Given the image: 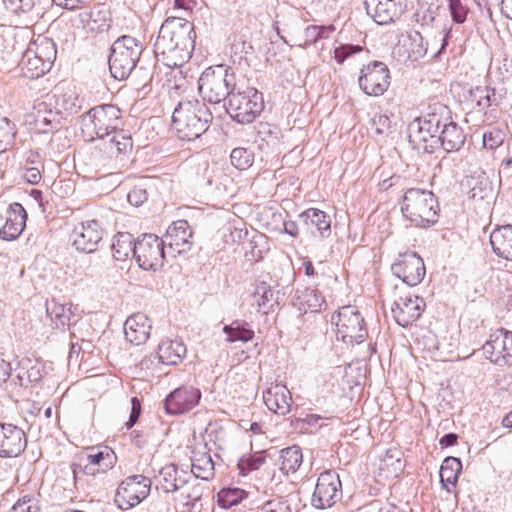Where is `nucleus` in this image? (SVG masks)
<instances>
[{
  "label": "nucleus",
  "instance_id": "obj_1",
  "mask_svg": "<svg viewBox=\"0 0 512 512\" xmlns=\"http://www.w3.org/2000/svg\"><path fill=\"white\" fill-rule=\"evenodd\" d=\"M195 39L196 32L190 21L181 16L166 18L154 43L157 62L180 69L191 58ZM178 73L182 74V70H178Z\"/></svg>",
  "mask_w": 512,
  "mask_h": 512
},
{
  "label": "nucleus",
  "instance_id": "obj_2",
  "mask_svg": "<svg viewBox=\"0 0 512 512\" xmlns=\"http://www.w3.org/2000/svg\"><path fill=\"white\" fill-rule=\"evenodd\" d=\"M212 120V112L203 101L185 100L174 108L172 127L179 139L192 141L208 130Z\"/></svg>",
  "mask_w": 512,
  "mask_h": 512
},
{
  "label": "nucleus",
  "instance_id": "obj_3",
  "mask_svg": "<svg viewBox=\"0 0 512 512\" xmlns=\"http://www.w3.org/2000/svg\"><path fill=\"white\" fill-rule=\"evenodd\" d=\"M438 198L432 191L410 188L403 195L401 212L416 227L434 226L439 219Z\"/></svg>",
  "mask_w": 512,
  "mask_h": 512
},
{
  "label": "nucleus",
  "instance_id": "obj_4",
  "mask_svg": "<svg viewBox=\"0 0 512 512\" xmlns=\"http://www.w3.org/2000/svg\"><path fill=\"white\" fill-rule=\"evenodd\" d=\"M198 89L204 101L218 104L228 102L232 93L239 89L236 74L225 65L210 66L198 80Z\"/></svg>",
  "mask_w": 512,
  "mask_h": 512
},
{
  "label": "nucleus",
  "instance_id": "obj_5",
  "mask_svg": "<svg viewBox=\"0 0 512 512\" xmlns=\"http://www.w3.org/2000/svg\"><path fill=\"white\" fill-rule=\"evenodd\" d=\"M144 49L142 41L135 37H118L111 45L108 59L111 76L116 80L127 79L140 61Z\"/></svg>",
  "mask_w": 512,
  "mask_h": 512
},
{
  "label": "nucleus",
  "instance_id": "obj_6",
  "mask_svg": "<svg viewBox=\"0 0 512 512\" xmlns=\"http://www.w3.org/2000/svg\"><path fill=\"white\" fill-rule=\"evenodd\" d=\"M82 131L97 138L109 137L111 133L123 129L122 111L115 105L102 104L91 108L80 116Z\"/></svg>",
  "mask_w": 512,
  "mask_h": 512
},
{
  "label": "nucleus",
  "instance_id": "obj_7",
  "mask_svg": "<svg viewBox=\"0 0 512 512\" xmlns=\"http://www.w3.org/2000/svg\"><path fill=\"white\" fill-rule=\"evenodd\" d=\"M224 107L227 114L239 124L252 123L264 109L263 94L254 87L242 89L239 85Z\"/></svg>",
  "mask_w": 512,
  "mask_h": 512
},
{
  "label": "nucleus",
  "instance_id": "obj_8",
  "mask_svg": "<svg viewBox=\"0 0 512 512\" xmlns=\"http://www.w3.org/2000/svg\"><path fill=\"white\" fill-rule=\"evenodd\" d=\"M167 255L166 241L155 234L144 233L134 243V258L143 270H159Z\"/></svg>",
  "mask_w": 512,
  "mask_h": 512
},
{
  "label": "nucleus",
  "instance_id": "obj_9",
  "mask_svg": "<svg viewBox=\"0 0 512 512\" xmlns=\"http://www.w3.org/2000/svg\"><path fill=\"white\" fill-rule=\"evenodd\" d=\"M336 320L337 339L349 344H360L368 336V330L364 317L355 306L342 307L337 315L332 316Z\"/></svg>",
  "mask_w": 512,
  "mask_h": 512
},
{
  "label": "nucleus",
  "instance_id": "obj_10",
  "mask_svg": "<svg viewBox=\"0 0 512 512\" xmlns=\"http://www.w3.org/2000/svg\"><path fill=\"white\" fill-rule=\"evenodd\" d=\"M151 485V479L144 475L128 476L119 484L114 501L120 509H130L148 497Z\"/></svg>",
  "mask_w": 512,
  "mask_h": 512
},
{
  "label": "nucleus",
  "instance_id": "obj_11",
  "mask_svg": "<svg viewBox=\"0 0 512 512\" xmlns=\"http://www.w3.org/2000/svg\"><path fill=\"white\" fill-rule=\"evenodd\" d=\"M105 230L98 220L82 221L74 226L70 241L73 248L82 253H94L102 241Z\"/></svg>",
  "mask_w": 512,
  "mask_h": 512
},
{
  "label": "nucleus",
  "instance_id": "obj_12",
  "mask_svg": "<svg viewBox=\"0 0 512 512\" xmlns=\"http://www.w3.org/2000/svg\"><path fill=\"white\" fill-rule=\"evenodd\" d=\"M342 484L335 470L322 472L315 486L311 503L317 509H324L334 505L342 496Z\"/></svg>",
  "mask_w": 512,
  "mask_h": 512
},
{
  "label": "nucleus",
  "instance_id": "obj_13",
  "mask_svg": "<svg viewBox=\"0 0 512 512\" xmlns=\"http://www.w3.org/2000/svg\"><path fill=\"white\" fill-rule=\"evenodd\" d=\"M360 89L369 96H380L390 85V73L387 65L381 61H372L361 69L358 78Z\"/></svg>",
  "mask_w": 512,
  "mask_h": 512
},
{
  "label": "nucleus",
  "instance_id": "obj_14",
  "mask_svg": "<svg viewBox=\"0 0 512 512\" xmlns=\"http://www.w3.org/2000/svg\"><path fill=\"white\" fill-rule=\"evenodd\" d=\"M391 271L411 287L421 283L426 273L424 261L416 252L400 254L391 265Z\"/></svg>",
  "mask_w": 512,
  "mask_h": 512
},
{
  "label": "nucleus",
  "instance_id": "obj_15",
  "mask_svg": "<svg viewBox=\"0 0 512 512\" xmlns=\"http://www.w3.org/2000/svg\"><path fill=\"white\" fill-rule=\"evenodd\" d=\"M483 355L498 366L512 365V332L499 329L482 346Z\"/></svg>",
  "mask_w": 512,
  "mask_h": 512
},
{
  "label": "nucleus",
  "instance_id": "obj_16",
  "mask_svg": "<svg viewBox=\"0 0 512 512\" xmlns=\"http://www.w3.org/2000/svg\"><path fill=\"white\" fill-rule=\"evenodd\" d=\"M201 390L182 385L171 391L164 399V410L169 415H182L194 409L200 402Z\"/></svg>",
  "mask_w": 512,
  "mask_h": 512
},
{
  "label": "nucleus",
  "instance_id": "obj_17",
  "mask_svg": "<svg viewBox=\"0 0 512 512\" xmlns=\"http://www.w3.org/2000/svg\"><path fill=\"white\" fill-rule=\"evenodd\" d=\"M367 14L378 25L395 23L406 10V0H365Z\"/></svg>",
  "mask_w": 512,
  "mask_h": 512
},
{
  "label": "nucleus",
  "instance_id": "obj_18",
  "mask_svg": "<svg viewBox=\"0 0 512 512\" xmlns=\"http://www.w3.org/2000/svg\"><path fill=\"white\" fill-rule=\"evenodd\" d=\"M426 307L424 299L418 295L407 294L400 296L392 306L396 323L404 328L411 326L422 315Z\"/></svg>",
  "mask_w": 512,
  "mask_h": 512
},
{
  "label": "nucleus",
  "instance_id": "obj_19",
  "mask_svg": "<svg viewBox=\"0 0 512 512\" xmlns=\"http://www.w3.org/2000/svg\"><path fill=\"white\" fill-rule=\"evenodd\" d=\"M193 231L187 220L174 221L165 234L166 248L168 255L176 257L188 252L192 247Z\"/></svg>",
  "mask_w": 512,
  "mask_h": 512
},
{
  "label": "nucleus",
  "instance_id": "obj_20",
  "mask_svg": "<svg viewBox=\"0 0 512 512\" xmlns=\"http://www.w3.org/2000/svg\"><path fill=\"white\" fill-rule=\"evenodd\" d=\"M26 446L27 437L20 427L11 423L0 424V457H17Z\"/></svg>",
  "mask_w": 512,
  "mask_h": 512
},
{
  "label": "nucleus",
  "instance_id": "obj_21",
  "mask_svg": "<svg viewBox=\"0 0 512 512\" xmlns=\"http://www.w3.org/2000/svg\"><path fill=\"white\" fill-rule=\"evenodd\" d=\"M109 137L99 138V152L103 153L104 160L117 159L122 155H127L132 151L133 141L123 129L111 133Z\"/></svg>",
  "mask_w": 512,
  "mask_h": 512
},
{
  "label": "nucleus",
  "instance_id": "obj_22",
  "mask_svg": "<svg viewBox=\"0 0 512 512\" xmlns=\"http://www.w3.org/2000/svg\"><path fill=\"white\" fill-rule=\"evenodd\" d=\"M27 221V213L22 204L11 203L7 210L4 226L0 229V238L6 241L17 239L23 232Z\"/></svg>",
  "mask_w": 512,
  "mask_h": 512
},
{
  "label": "nucleus",
  "instance_id": "obj_23",
  "mask_svg": "<svg viewBox=\"0 0 512 512\" xmlns=\"http://www.w3.org/2000/svg\"><path fill=\"white\" fill-rule=\"evenodd\" d=\"M34 109L35 125L40 133L46 134L59 129L62 117L53 107L52 98L36 102Z\"/></svg>",
  "mask_w": 512,
  "mask_h": 512
},
{
  "label": "nucleus",
  "instance_id": "obj_24",
  "mask_svg": "<svg viewBox=\"0 0 512 512\" xmlns=\"http://www.w3.org/2000/svg\"><path fill=\"white\" fill-rule=\"evenodd\" d=\"M464 98L473 109L482 112L491 106H498L502 100V95L497 93L493 87L475 86L464 93Z\"/></svg>",
  "mask_w": 512,
  "mask_h": 512
},
{
  "label": "nucleus",
  "instance_id": "obj_25",
  "mask_svg": "<svg viewBox=\"0 0 512 512\" xmlns=\"http://www.w3.org/2000/svg\"><path fill=\"white\" fill-rule=\"evenodd\" d=\"M94 450L92 448V452L87 455L88 463L82 469L85 474L105 473L115 466L117 456L110 447L102 446L97 448L95 452Z\"/></svg>",
  "mask_w": 512,
  "mask_h": 512
},
{
  "label": "nucleus",
  "instance_id": "obj_26",
  "mask_svg": "<svg viewBox=\"0 0 512 512\" xmlns=\"http://www.w3.org/2000/svg\"><path fill=\"white\" fill-rule=\"evenodd\" d=\"M80 22L92 32H104L110 28L111 13L105 4L97 3L79 13Z\"/></svg>",
  "mask_w": 512,
  "mask_h": 512
},
{
  "label": "nucleus",
  "instance_id": "obj_27",
  "mask_svg": "<svg viewBox=\"0 0 512 512\" xmlns=\"http://www.w3.org/2000/svg\"><path fill=\"white\" fill-rule=\"evenodd\" d=\"M151 328L152 325L147 315L143 313L133 314L124 323L125 337L130 343L141 345L149 338Z\"/></svg>",
  "mask_w": 512,
  "mask_h": 512
},
{
  "label": "nucleus",
  "instance_id": "obj_28",
  "mask_svg": "<svg viewBox=\"0 0 512 512\" xmlns=\"http://www.w3.org/2000/svg\"><path fill=\"white\" fill-rule=\"evenodd\" d=\"M263 401L271 412L286 415L290 412L292 396L285 385L276 384L263 393Z\"/></svg>",
  "mask_w": 512,
  "mask_h": 512
},
{
  "label": "nucleus",
  "instance_id": "obj_29",
  "mask_svg": "<svg viewBox=\"0 0 512 512\" xmlns=\"http://www.w3.org/2000/svg\"><path fill=\"white\" fill-rule=\"evenodd\" d=\"M464 185L468 188L470 199L482 201L493 195V182L483 170L478 169L467 175Z\"/></svg>",
  "mask_w": 512,
  "mask_h": 512
},
{
  "label": "nucleus",
  "instance_id": "obj_30",
  "mask_svg": "<svg viewBox=\"0 0 512 512\" xmlns=\"http://www.w3.org/2000/svg\"><path fill=\"white\" fill-rule=\"evenodd\" d=\"M437 137L439 138L438 149L442 148L447 153L459 151L466 141L464 130L454 120L449 121L438 132Z\"/></svg>",
  "mask_w": 512,
  "mask_h": 512
},
{
  "label": "nucleus",
  "instance_id": "obj_31",
  "mask_svg": "<svg viewBox=\"0 0 512 512\" xmlns=\"http://www.w3.org/2000/svg\"><path fill=\"white\" fill-rule=\"evenodd\" d=\"M293 304L298 308L300 315H305L308 312H320L322 307L326 306V301L320 291L315 288L305 287L296 290Z\"/></svg>",
  "mask_w": 512,
  "mask_h": 512
},
{
  "label": "nucleus",
  "instance_id": "obj_32",
  "mask_svg": "<svg viewBox=\"0 0 512 512\" xmlns=\"http://www.w3.org/2000/svg\"><path fill=\"white\" fill-rule=\"evenodd\" d=\"M186 345L180 339H163L157 347V357L165 365H177L186 356Z\"/></svg>",
  "mask_w": 512,
  "mask_h": 512
},
{
  "label": "nucleus",
  "instance_id": "obj_33",
  "mask_svg": "<svg viewBox=\"0 0 512 512\" xmlns=\"http://www.w3.org/2000/svg\"><path fill=\"white\" fill-rule=\"evenodd\" d=\"M490 244L498 257L512 261V225L496 227L490 234Z\"/></svg>",
  "mask_w": 512,
  "mask_h": 512
},
{
  "label": "nucleus",
  "instance_id": "obj_34",
  "mask_svg": "<svg viewBox=\"0 0 512 512\" xmlns=\"http://www.w3.org/2000/svg\"><path fill=\"white\" fill-rule=\"evenodd\" d=\"M299 218L312 233L318 232L321 237L331 234V219L328 214L317 208H309L299 214Z\"/></svg>",
  "mask_w": 512,
  "mask_h": 512
},
{
  "label": "nucleus",
  "instance_id": "obj_35",
  "mask_svg": "<svg viewBox=\"0 0 512 512\" xmlns=\"http://www.w3.org/2000/svg\"><path fill=\"white\" fill-rule=\"evenodd\" d=\"M422 122H426L428 128H432L437 133L444 128L449 121L453 120L451 110L448 106L436 102L428 107V112L419 118Z\"/></svg>",
  "mask_w": 512,
  "mask_h": 512
},
{
  "label": "nucleus",
  "instance_id": "obj_36",
  "mask_svg": "<svg viewBox=\"0 0 512 512\" xmlns=\"http://www.w3.org/2000/svg\"><path fill=\"white\" fill-rule=\"evenodd\" d=\"M19 66L23 76L29 79H38L52 68L32 53L31 46L23 53Z\"/></svg>",
  "mask_w": 512,
  "mask_h": 512
},
{
  "label": "nucleus",
  "instance_id": "obj_37",
  "mask_svg": "<svg viewBox=\"0 0 512 512\" xmlns=\"http://www.w3.org/2000/svg\"><path fill=\"white\" fill-rule=\"evenodd\" d=\"M438 133L432 128H428L426 122L418 119V130L414 136L410 135V142L417 145V149H422L423 152L432 154L438 150Z\"/></svg>",
  "mask_w": 512,
  "mask_h": 512
},
{
  "label": "nucleus",
  "instance_id": "obj_38",
  "mask_svg": "<svg viewBox=\"0 0 512 512\" xmlns=\"http://www.w3.org/2000/svg\"><path fill=\"white\" fill-rule=\"evenodd\" d=\"M191 461V472L196 478L208 481L214 477L215 464L209 452L194 451Z\"/></svg>",
  "mask_w": 512,
  "mask_h": 512
},
{
  "label": "nucleus",
  "instance_id": "obj_39",
  "mask_svg": "<svg viewBox=\"0 0 512 512\" xmlns=\"http://www.w3.org/2000/svg\"><path fill=\"white\" fill-rule=\"evenodd\" d=\"M462 471V462L459 458L448 456L446 457L440 467L439 476L442 486L450 492L448 485L456 486L459 475Z\"/></svg>",
  "mask_w": 512,
  "mask_h": 512
},
{
  "label": "nucleus",
  "instance_id": "obj_40",
  "mask_svg": "<svg viewBox=\"0 0 512 512\" xmlns=\"http://www.w3.org/2000/svg\"><path fill=\"white\" fill-rule=\"evenodd\" d=\"M134 239L129 232H119L114 236L111 249L112 256L117 261H124L130 255L134 256Z\"/></svg>",
  "mask_w": 512,
  "mask_h": 512
},
{
  "label": "nucleus",
  "instance_id": "obj_41",
  "mask_svg": "<svg viewBox=\"0 0 512 512\" xmlns=\"http://www.w3.org/2000/svg\"><path fill=\"white\" fill-rule=\"evenodd\" d=\"M223 333L227 336V341L234 343L237 341L248 342L253 339L254 331L248 322L236 319L228 325H224Z\"/></svg>",
  "mask_w": 512,
  "mask_h": 512
},
{
  "label": "nucleus",
  "instance_id": "obj_42",
  "mask_svg": "<svg viewBox=\"0 0 512 512\" xmlns=\"http://www.w3.org/2000/svg\"><path fill=\"white\" fill-rule=\"evenodd\" d=\"M253 299L258 307V311L264 314H268L272 311L274 304H277L271 286L265 281H261L256 285L255 291L253 292Z\"/></svg>",
  "mask_w": 512,
  "mask_h": 512
},
{
  "label": "nucleus",
  "instance_id": "obj_43",
  "mask_svg": "<svg viewBox=\"0 0 512 512\" xmlns=\"http://www.w3.org/2000/svg\"><path fill=\"white\" fill-rule=\"evenodd\" d=\"M280 460V470L283 473L288 474L290 472H296L303 461L301 448L297 445H293L282 449L280 452Z\"/></svg>",
  "mask_w": 512,
  "mask_h": 512
},
{
  "label": "nucleus",
  "instance_id": "obj_44",
  "mask_svg": "<svg viewBox=\"0 0 512 512\" xmlns=\"http://www.w3.org/2000/svg\"><path fill=\"white\" fill-rule=\"evenodd\" d=\"M273 28L280 39L285 44H289L283 33L288 35H294L298 33L301 30V20L296 15H277L276 20L273 22Z\"/></svg>",
  "mask_w": 512,
  "mask_h": 512
},
{
  "label": "nucleus",
  "instance_id": "obj_45",
  "mask_svg": "<svg viewBox=\"0 0 512 512\" xmlns=\"http://www.w3.org/2000/svg\"><path fill=\"white\" fill-rule=\"evenodd\" d=\"M33 45L32 53L42 59L44 63L52 67L57 55L56 43L53 39L39 36L34 41Z\"/></svg>",
  "mask_w": 512,
  "mask_h": 512
},
{
  "label": "nucleus",
  "instance_id": "obj_46",
  "mask_svg": "<svg viewBox=\"0 0 512 512\" xmlns=\"http://www.w3.org/2000/svg\"><path fill=\"white\" fill-rule=\"evenodd\" d=\"M266 461L264 451L255 453H246L241 456L237 463V468L241 476H247L251 472L258 470Z\"/></svg>",
  "mask_w": 512,
  "mask_h": 512
},
{
  "label": "nucleus",
  "instance_id": "obj_47",
  "mask_svg": "<svg viewBox=\"0 0 512 512\" xmlns=\"http://www.w3.org/2000/svg\"><path fill=\"white\" fill-rule=\"evenodd\" d=\"M408 39V59L417 61L423 58L428 51V43L418 31H412L407 35Z\"/></svg>",
  "mask_w": 512,
  "mask_h": 512
},
{
  "label": "nucleus",
  "instance_id": "obj_48",
  "mask_svg": "<svg viewBox=\"0 0 512 512\" xmlns=\"http://www.w3.org/2000/svg\"><path fill=\"white\" fill-rule=\"evenodd\" d=\"M246 496L247 493L243 489L222 488L217 494V503L221 508L228 509L239 504Z\"/></svg>",
  "mask_w": 512,
  "mask_h": 512
},
{
  "label": "nucleus",
  "instance_id": "obj_49",
  "mask_svg": "<svg viewBox=\"0 0 512 512\" xmlns=\"http://www.w3.org/2000/svg\"><path fill=\"white\" fill-rule=\"evenodd\" d=\"M16 125L7 117L0 116V153L14 145Z\"/></svg>",
  "mask_w": 512,
  "mask_h": 512
},
{
  "label": "nucleus",
  "instance_id": "obj_50",
  "mask_svg": "<svg viewBox=\"0 0 512 512\" xmlns=\"http://www.w3.org/2000/svg\"><path fill=\"white\" fill-rule=\"evenodd\" d=\"M7 11L16 16L32 18V14L39 0H2Z\"/></svg>",
  "mask_w": 512,
  "mask_h": 512
},
{
  "label": "nucleus",
  "instance_id": "obj_51",
  "mask_svg": "<svg viewBox=\"0 0 512 512\" xmlns=\"http://www.w3.org/2000/svg\"><path fill=\"white\" fill-rule=\"evenodd\" d=\"M21 369L24 370L27 382L38 383L46 374L45 366L41 362H33L29 358H23L19 361Z\"/></svg>",
  "mask_w": 512,
  "mask_h": 512
},
{
  "label": "nucleus",
  "instance_id": "obj_52",
  "mask_svg": "<svg viewBox=\"0 0 512 512\" xmlns=\"http://www.w3.org/2000/svg\"><path fill=\"white\" fill-rule=\"evenodd\" d=\"M177 465L168 464L161 468L159 476L161 478L159 485L165 493H172L178 491L176 483Z\"/></svg>",
  "mask_w": 512,
  "mask_h": 512
},
{
  "label": "nucleus",
  "instance_id": "obj_53",
  "mask_svg": "<svg viewBox=\"0 0 512 512\" xmlns=\"http://www.w3.org/2000/svg\"><path fill=\"white\" fill-rule=\"evenodd\" d=\"M231 164L239 169L246 170L250 168L254 162V152L243 147H236L230 154Z\"/></svg>",
  "mask_w": 512,
  "mask_h": 512
},
{
  "label": "nucleus",
  "instance_id": "obj_54",
  "mask_svg": "<svg viewBox=\"0 0 512 512\" xmlns=\"http://www.w3.org/2000/svg\"><path fill=\"white\" fill-rule=\"evenodd\" d=\"M505 140V133L498 127H488L482 136L483 146L486 149L494 150L502 145Z\"/></svg>",
  "mask_w": 512,
  "mask_h": 512
},
{
  "label": "nucleus",
  "instance_id": "obj_55",
  "mask_svg": "<svg viewBox=\"0 0 512 512\" xmlns=\"http://www.w3.org/2000/svg\"><path fill=\"white\" fill-rule=\"evenodd\" d=\"M231 50L233 52L232 57H237L239 62L242 60H245L248 62L249 56H251L254 53V47L251 44V42L245 40L243 36L238 37L235 39L234 43L231 46Z\"/></svg>",
  "mask_w": 512,
  "mask_h": 512
},
{
  "label": "nucleus",
  "instance_id": "obj_56",
  "mask_svg": "<svg viewBox=\"0 0 512 512\" xmlns=\"http://www.w3.org/2000/svg\"><path fill=\"white\" fill-rule=\"evenodd\" d=\"M448 1L452 20L457 24L464 23L467 18L468 8L462 4L461 0Z\"/></svg>",
  "mask_w": 512,
  "mask_h": 512
},
{
  "label": "nucleus",
  "instance_id": "obj_57",
  "mask_svg": "<svg viewBox=\"0 0 512 512\" xmlns=\"http://www.w3.org/2000/svg\"><path fill=\"white\" fill-rule=\"evenodd\" d=\"M142 412V403L138 397L131 398V412L128 421L125 423L126 429H131L139 420Z\"/></svg>",
  "mask_w": 512,
  "mask_h": 512
},
{
  "label": "nucleus",
  "instance_id": "obj_58",
  "mask_svg": "<svg viewBox=\"0 0 512 512\" xmlns=\"http://www.w3.org/2000/svg\"><path fill=\"white\" fill-rule=\"evenodd\" d=\"M261 512H291V508L287 501L281 499H273L267 501L262 506Z\"/></svg>",
  "mask_w": 512,
  "mask_h": 512
},
{
  "label": "nucleus",
  "instance_id": "obj_59",
  "mask_svg": "<svg viewBox=\"0 0 512 512\" xmlns=\"http://www.w3.org/2000/svg\"><path fill=\"white\" fill-rule=\"evenodd\" d=\"M129 203L133 206H140L148 199V193L141 187H134L127 195Z\"/></svg>",
  "mask_w": 512,
  "mask_h": 512
},
{
  "label": "nucleus",
  "instance_id": "obj_60",
  "mask_svg": "<svg viewBox=\"0 0 512 512\" xmlns=\"http://www.w3.org/2000/svg\"><path fill=\"white\" fill-rule=\"evenodd\" d=\"M392 121L386 115H378L372 119V127L376 134H385L391 128Z\"/></svg>",
  "mask_w": 512,
  "mask_h": 512
},
{
  "label": "nucleus",
  "instance_id": "obj_61",
  "mask_svg": "<svg viewBox=\"0 0 512 512\" xmlns=\"http://www.w3.org/2000/svg\"><path fill=\"white\" fill-rule=\"evenodd\" d=\"M63 311H66V304L58 302L56 299L46 301V312L52 321L57 319Z\"/></svg>",
  "mask_w": 512,
  "mask_h": 512
},
{
  "label": "nucleus",
  "instance_id": "obj_62",
  "mask_svg": "<svg viewBox=\"0 0 512 512\" xmlns=\"http://www.w3.org/2000/svg\"><path fill=\"white\" fill-rule=\"evenodd\" d=\"M318 25H309L304 29V37L305 41L303 44H299L298 46L302 48L310 47L318 42Z\"/></svg>",
  "mask_w": 512,
  "mask_h": 512
},
{
  "label": "nucleus",
  "instance_id": "obj_63",
  "mask_svg": "<svg viewBox=\"0 0 512 512\" xmlns=\"http://www.w3.org/2000/svg\"><path fill=\"white\" fill-rule=\"evenodd\" d=\"M22 177L25 181L32 185L38 184L42 178L41 172L37 167L25 168Z\"/></svg>",
  "mask_w": 512,
  "mask_h": 512
},
{
  "label": "nucleus",
  "instance_id": "obj_64",
  "mask_svg": "<svg viewBox=\"0 0 512 512\" xmlns=\"http://www.w3.org/2000/svg\"><path fill=\"white\" fill-rule=\"evenodd\" d=\"M131 442L138 449H143L148 444L147 435L140 430H133L130 433Z\"/></svg>",
  "mask_w": 512,
  "mask_h": 512
}]
</instances>
